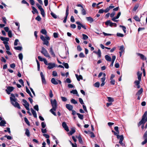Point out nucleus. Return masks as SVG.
Masks as SVG:
<instances>
[{
    "label": "nucleus",
    "instance_id": "obj_64",
    "mask_svg": "<svg viewBox=\"0 0 147 147\" xmlns=\"http://www.w3.org/2000/svg\"><path fill=\"white\" fill-rule=\"evenodd\" d=\"M119 50L123 52V51H124V46L123 45L121 46L119 49Z\"/></svg>",
    "mask_w": 147,
    "mask_h": 147
},
{
    "label": "nucleus",
    "instance_id": "obj_34",
    "mask_svg": "<svg viewBox=\"0 0 147 147\" xmlns=\"http://www.w3.org/2000/svg\"><path fill=\"white\" fill-rule=\"evenodd\" d=\"M14 49L16 50L21 51L22 50V47H14Z\"/></svg>",
    "mask_w": 147,
    "mask_h": 147
},
{
    "label": "nucleus",
    "instance_id": "obj_18",
    "mask_svg": "<svg viewBox=\"0 0 147 147\" xmlns=\"http://www.w3.org/2000/svg\"><path fill=\"white\" fill-rule=\"evenodd\" d=\"M32 8L33 10V11H32V13L34 14L35 13L38 14V12L37 9L34 7L32 6Z\"/></svg>",
    "mask_w": 147,
    "mask_h": 147
},
{
    "label": "nucleus",
    "instance_id": "obj_13",
    "mask_svg": "<svg viewBox=\"0 0 147 147\" xmlns=\"http://www.w3.org/2000/svg\"><path fill=\"white\" fill-rule=\"evenodd\" d=\"M62 126L64 129L67 131H69V129L68 127L67 126L66 123L63 122L62 123Z\"/></svg>",
    "mask_w": 147,
    "mask_h": 147
},
{
    "label": "nucleus",
    "instance_id": "obj_11",
    "mask_svg": "<svg viewBox=\"0 0 147 147\" xmlns=\"http://www.w3.org/2000/svg\"><path fill=\"white\" fill-rule=\"evenodd\" d=\"M14 89V88L13 87L8 86L6 89V91L7 94H10V92H11Z\"/></svg>",
    "mask_w": 147,
    "mask_h": 147
},
{
    "label": "nucleus",
    "instance_id": "obj_43",
    "mask_svg": "<svg viewBox=\"0 0 147 147\" xmlns=\"http://www.w3.org/2000/svg\"><path fill=\"white\" fill-rule=\"evenodd\" d=\"M94 86L95 87L98 88L100 86V83L98 82H97L94 84Z\"/></svg>",
    "mask_w": 147,
    "mask_h": 147
},
{
    "label": "nucleus",
    "instance_id": "obj_51",
    "mask_svg": "<svg viewBox=\"0 0 147 147\" xmlns=\"http://www.w3.org/2000/svg\"><path fill=\"white\" fill-rule=\"evenodd\" d=\"M8 32V36L9 37L11 38L12 37V34L11 31V30H9V31Z\"/></svg>",
    "mask_w": 147,
    "mask_h": 147
},
{
    "label": "nucleus",
    "instance_id": "obj_36",
    "mask_svg": "<svg viewBox=\"0 0 147 147\" xmlns=\"http://www.w3.org/2000/svg\"><path fill=\"white\" fill-rule=\"evenodd\" d=\"M78 140L79 142L80 143H83V141L82 139V138L79 135L78 137Z\"/></svg>",
    "mask_w": 147,
    "mask_h": 147
},
{
    "label": "nucleus",
    "instance_id": "obj_10",
    "mask_svg": "<svg viewBox=\"0 0 147 147\" xmlns=\"http://www.w3.org/2000/svg\"><path fill=\"white\" fill-rule=\"evenodd\" d=\"M38 58L40 61H43L44 63L46 65H48V63L46 59L42 58L40 56H38Z\"/></svg>",
    "mask_w": 147,
    "mask_h": 147
},
{
    "label": "nucleus",
    "instance_id": "obj_5",
    "mask_svg": "<svg viewBox=\"0 0 147 147\" xmlns=\"http://www.w3.org/2000/svg\"><path fill=\"white\" fill-rule=\"evenodd\" d=\"M41 53L43 54L44 56L49 58H50L51 57L48 53L46 49L44 47H42Z\"/></svg>",
    "mask_w": 147,
    "mask_h": 147
},
{
    "label": "nucleus",
    "instance_id": "obj_4",
    "mask_svg": "<svg viewBox=\"0 0 147 147\" xmlns=\"http://www.w3.org/2000/svg\"><path fill=\"white\" fill-rule=\"evenodd\" d=\"M112 131L114 133V135L117 136V139H120L119 142V143L122 146H125L124 144L122 142L123 140V135H121L120 136L118 134L119 133H118V132H115L114 131L112 130Z\"/></svg>",
    "mask_w": 147,
    "mask_h": 147
},
{
    "label": "nucleus",
    "instance_id": "obj_60",
    "mask_svg": "<svg viewBox=\"0 0 147 147\" xmlns=\"http://www.w3.org/2000/svg\"><path fill=\"white\" fill-rule=\"evenodd\" d=\"M41 126L42 128H44L46 126V125L45 122H42L41 123Z\"/></svg>",
    "mask_w": 147,
    "mask_h": 147
},
{
    "label": "nucleus",
    "instance_id": "obj_47",
    "mask_svg": "<svg viewBox=\"0 0 147 147\" xmlns=\"http://www.w3.org/2000/svg\"><path fill=\"white\" fill-rule=\"evenodd\" d=\"M107 98H108V101L109 102H113L114 101L113 99V98H111V97H108Z\"/></svg>",
    "mask_w": 147,
    "mask_h": 147
},
{
    "label": "nucleus",
    "instance_id": "obj_25",
    "mask_svg": "<svg viewBox=\"0 0 147 147\" xmlns=\"http://www.w3.org/2000/svg\"><path fill=\"white\" fill-rule=\"evenodd\" d=\"M26 92L30 95V96L32 98L33 96L31 94V93L30 90H29V89H28V88L26 86Z\"/></svg>",
    "mask_w": 147,
    "mask_h": 147
},
{
    "label": "nucleus",
    "instance_id": "obj_46",
    "mask_svg": "<svg viewBox=\"0 0 147 147\" xmlns=\"http://www.w3.org/2000/svg\"><path fill=\"white\" fill-rule=\"evenodd\" d=\"M66 68L68 69L69 68V65L67 63H64L63 64Z\"/></svg>",
    "mask_w": 147,
    "mask_h": 147
},
{
    "label": "nucleus",
    "instance_id": "obj_55",
    "mask_svg": "<svg viewBox=\"0 0 147 147\" xmlns=\"http://www.w3.org/2000/svg\"><path fill=\"white\" fill-rule=\"evenodd\" d=\"M79 56L80 58H83L85 57V55H84V53H81L79 55Z\"/></svg>",
    "mask_w": 147,
    "mask_h": 147
},
{
    "label": "nucleus",
    "instance_id": "obj_9",
    "mask_svg": "<svg viewBox=\"0 0 147 147\" xmlns=\"http://www.w3.org/2000/svg\"><path fill=\"white\" fill-rule=\"evenodd\" d=\"M1 40L3 41V43L5 45L8 43V41L9 40V38H8L1 37Z\"/></svg>",
    "mask_w": 147,
    "mask_h": 147
},
{
    "label": "nucleus",
    "instance_id": "obj_6",
    "mask_svg": "<svg viewBox=\"0 0 147 147\" xmlns=\"http://www.w3.org/2000/svg\"><path fill=\"white\" fill-rule=\"evenodd\" d=\"M51 102L52 106V108H53L54 111H55L57 107L56 100L55 99H54L53 100H51Z\"/></svg>",
    "mask_w": 147,
    "mask_h": 147
},
{
    "label": "nucleus",
    "instance_id": "obj_49",
    "mask_svg": "<svg viewBox=\"0 0 147 147\" xmlns=\"http://www.w3.org/2000/svg\"><path fill=\"white\" fill-rule=\"evenodd\" d=\"M134 19L136 21L139 22L140 21V20L139 18L137 16H135L134 18Z\"/></svg>",
    "mask_w": 147,
    "mask_h": 147
},
{
    "label": "nucleus",
    "instance_id": "obj_3",
    "mask_svg": "<svg viewBox=\"0 0 147 147\" xmlns=\"http://www.w3.org/2000/svg\"><path fill=\"white\" fill-rule=\"evenodd\" d=\"M40 39L43 42V45H45L48 46L49 45V41L50 40L49 37L46 36L45 37L43 36L42 35L40 37Z\"/></svg>",
    "mask_w": 147,
    "mask_h": 147
},
{
    "label": "nucleus",
    "instance_id": "obj_32",
    "mask_svg": "<svg viewBox=\"0 0 147 147\" xmlns=\"http://www.w3.org/2000/svg\"><path fill=\"white\" fill-rule=\"evenodd\" d=\"M40 32L42 34L45 35L46 36H47V32L46 30L45 29H42L41 30Z\"/></svg>",
    "mask_w": 147,
    "mask_h": 147
},
{
    "label": "nucleus",
    "instance_id": "obj_39",
    "mask_svg": "<svg viewBox=\"0 0 147 147\" xmlns=\"http://www.w3.org/2000/svg\"><path fill=\"white\" fill-rule=\"evenodd\" d=\"M83 36L82 39L84 40H85L87 39L88 38V37L85 34H82V35Z\"/></svg>",
    "mask_w": 147,
    "mask_h": 147
},
{
    "label": "nucleus",
    "instance_id": "obj_40",
    "mask_svg": "<svg viewBox=\"0 0 147 147\" xmlns=\"http://www.w3.org/2000/svg\"><path fill=\"white\" fill-rule=\"evenodd\" d=\"M143 89L141 88L140 89L138 92L137 94L138 95L141 94L143 92Z\"/></svg>",
    "mask_w": 147,
    "mask_h": 147
},
{
    "label": "nucleus",
    "instance_id": "obj_7",
    "mask_svg": "<svg viewBox=\"0 0 147 147\" xmlns=\"http://www.w3.org/2000/svg\"><path fill=\"white\" fill-rule=\"evenodd\" d=\"M36 5L38 7L39 9H40L41 11V14L43 17L45 16V12L44 9L42 8V6L40 5L39 4H36Z\"/></svg>",
    "mask_w": 147,
    "mask_h": 147
},
{
    "label": "nucleus",
    "instance_id": "obj_24",
    "mask_svg": "<svg viewBox=\"0 0 147 147\" xmlns=\"http://www.w3.org/2000/svg\"><path fill=\"white\" fill-rule=\"evenodd\" d=\"M105 58L106 60L108 61H111V58L108 55H106L105 56Z\"/></svg>",
    "mask_w": 147,
    "mask_h": 147
},
{
    "label": "nucleus",
    "instance_id": "obj_62",
    "mask_svg": "<svg viewBox=\"0 0 147 147\" xmlns=\"http://www.w3.org/2000/svg\"><path fill=\"white\" fill-rule=\"evenodd\" d=\"M7 44H5V47L6 49L7 50H10V48Z\"/></svg>",
    "mask_w": 147,
    "mask_h": 147
},
{
    "label": "nucleus",
    "instance_id": "obj_22",
    "mask_svg": "<svg viewBox=\"0 0 147 147\" xmlns=\"http://www.w3.org/2000/svg\"><path fill=\"white\" fill-rule=\"evenodd\" d=\"M51 81V83L55 85H57L58 84V82L55 80L54 78H52Z\"/></svg>",
    "mask_w": 147,
    "mask_h": 147
},
{
    "label": "nucleus",
    "instance_id": "obj_14",
    "mask_svg": "<svg viewBox=\"0 0 147 147\" xmlns=\"http://www.w3.org/2000/svg\"><path fill=\"white\" fill-rule=\"evenodd\" d=\"M41 77L42 79V81L43 83L44 84H46V81L44 77V76L42 72H41L40 73Z\"/></svg>",
    "mask_w": 147,
    "mask_h": 147
},
{
    "label": "nucleus",
    "instance_id": "obj_61",
    "mask_svg": "<svg viewBox=\"0 0 147 147\" xmlns=\"http://www.w3.org/2000/svg\"><path fill=\"white\" fill-rule=\"evenodd\" d=\"M2 21L5 24H6V19L5 17H3L2 18Z\"/></svg>",
    "mask_w": 147,
    "mask_h": 147
},
{
    "label": "nucleus",
    "instance_id": "obj_33",
    "mask_svg": "<svg viewBox=\"0 0 147 147\" xmlns=\"http://www.w3.org/2000/svg\"><path fill=\"white\" fill-rule=\"evenodd\" d=\"M77 115H78V117L80 119H83L84 115H83L79 113H77Z\"/></svg>",
    "mask_w": 147,
    "mask_h": 147
},
{
    "label": "nucleus",
    "instance_id": "obj_30",
    "mask_svg": "<svg viewBox=\"0 0 147 147\" xmlns=\"http://www.w3.org/2000/svg\"><path fill=\"white\" fill-rule=\"evenodd\" d=\"M76 23L78 24V25H80L84 29H86V27L84 25H82V24L80 22H78H78H76Z\"/></svg>",
    "mask_w": 147,
    "mask_h": 147
},
{
    "label": "nucleus",
    "instance_id": "obj_44",
    "mask_svg": "<svg viewBox=\"0 0 147 147\" xmlns=\"http://www.w3.org/2000/svg\"><path fill=\"white\" fill-rule=\"evenodd\" d=\"M18 57L19 59L22 60L23 57L22 54V53H20L18 55Z\"/></svg>",
    "mask_w": 147,
    "mask_h": 147
},
{
    "label": "nucleus",
    "instance_id": "obj_45",
    "mask_svg": "<svg viewBox=\"0 0 147 147\" xmlns=\"http://www.w3.org/2000/svg\"><path fill=\"white\" fill-rule=\"evenodd\" d=\"M75 132V130L74 128L71 129V131H70L69 133L71 135H72Z\"/></svg>",
    "mask_w": 147,
    "mask_h": 147
},
{
    "label": "nucleus",
    "instance_id": "obj_58",
    "mask_svg": "<svg viewBox=\"0 0 147 147\" xmlns=\"http://www.w3.org/2000/svg\"><path fill=\"white\" fill-rule=\"evenodd\" d=\"M77 49L78 51H80L82 50V48L80 45H78L77 47Z\"/></svg>",
    "mask_w": 147,
    "mask_h": 147
},
{
    "label": "nucleus",
    "instance_id": "obj_1",
    "mask_svg": "<svg viewBox=\"0 0 147 147\" xmlns=\"http://www.w3.org/2000/svg\"><path fill=\"white\" fill-rule=\"evenodd\" d=\"M11 96L12 97H10V99L11 104L16 107L19 109H20L21 108L19 104L16 102L17 99L15 98L14 94H11Z\"/></svg>",
    "mask_w": 147,
    "mask_h": 147
},
{
    "label": "nucleus",
    "instance_id": "obj_23",
    "mask_svg": "<svg viewBox=\"0 0 147 147\" xmlns=\"http://www.w3.org/2000/svg\"><path fill=\"white\" fill-rule=\"evenodd\" d=\"M116 59V57L114 55L112 56V60H111V65H110V66L111 67H112L113 66V64L114 62V61Z\"/></svg>",
    "mask_w": 147,
    "mask_h": 147
},
{
    "label": "nucleus",
    "instance_id": "obj_37",
    "mask_svg": "<svg viewBox=\"0 0 147 147\" xmlns=\"http://www.w3.org/2000/svg\"><path fill=\"white\" fill-rule=\"evenodd\" d=\"M119 27L121 28H122V29L123 30V31H124V32L125 33L126 32V27L124 26H121V25H120L119 26Z\"/></svg>",
    "mask_w": 147,
    "mask_h": 147
},
{
    "label": "nucleus",
    "instance_id": "obj_26",
    "mask_svg": "<svg viewBox=\"0 0 147 147\" xmlns=\"http://www.w3.org/2000/svg\"><path fill=\"white\" fill-rule=\"evenodd\" d=\"M94 53H95L96 54H97L98 55V57H101V52L100 50V49H98V51L97 52L95 51H94L93 52Z\"/></svg>",
    "mask_w": 147,
    "mask_h": 147
},
{
    "label": "nucleus",
    "instance_id": "obj_8",
    "mask_svg": "<svg viewBox=\"0 0 147 147\" xmlns=\"http://www.w3.org/2000/svg\"><path fill=\"white\" fill-rule=\"evenodd\" d=\"M22 102L24 103V106L25 107L26 109L28 111H29V105L27 101L25 99H23Z\"/></svg>",
    "mask_w": 147,
    "mask_h": 147
},
{
    "label": "nucleus",
    "instance_id": "obj_16",
    "mask_svg": "<svg viewBox=\"0 0 147 147\" xmlns=\"http://www.w3.org/2000/svg\"><path fill=\"white\" fill-rule=\"evenodd\" d=\"M30 110L34 117L35 118H36L37 116L36 111L32 108H31Z\"/></svg>",
    "mask_w": 147,
    "mask_h": 147
},
{
    "label": "nucleus",
    "instance_id": "obj_54",
    "mask_svg": "<svg viewBox=\"0 0 147 147\" xmlns=\"http://www.w3.org/2000/svg\"><path fill=\"white\" fill-rule=\"evenodd\" d=\"M35 19L38 21H40L41 20V18L39 16H38Z\"/></svg>",
    "mask_w": 147,
    "mask_h": 147
},
{
    "label": "nucleus",
    "instance_id": "obj_2",
    "mask_svg": "<svg viewBox=\"0 0 147 147\" xmlns=\"http://www.w3.org/2000/svg\"><path fill=\"white\" fill-rule=\"evenodd\" d=\"M147 111H146L144 113L142 116L141 120L139 123L138 125L140 126L142 124H144L147 121Z\"/></svg>",
    "mask_w": 147,
    "mask_h": 147
},
{
    "label": "nucleus",
    "instance_id": "obj_56",
    "mask_svg": "<svg viewBox=\"0 0 147 147\" xmlns=\"http://www.w3.org/2000/svg\"><path fill=\"white\" fill-rule=\"evenodd\" d=\"M144 140L142 142V144L144 145L147 143V139H144Z\"/></svg>",
    "mask_w": 147,
    "mask_h": 147
},
{
    "label": "nucleus",
    "instance_id": "obj_21",
    "mask_svg": "<svg viewBox=\"0 0 147 147\" xmlns=\"http://www.w3.org/2000/svg\"><path fill=\"white\" fill-rule=\"evenodd\" d=\"M5 124L6 121L5 120H2V119L1 117V126H4Z\"/></svg>",
    "mask_w": 147,
    "mask_h": 147
},
{
    "label": "nucleus",
    "instance_id": "obj_59",
    "mask_svg": "<svg viewBox=\"0 0 147 147\" xmlns=\"http://www.w3.org/2000/svg\"><path fill=\"white\" fill-rule=\"evenodd\" d=\"M29 1L30 4L32 5H33L34 4L35 2L34 0H29Z\"/></svg>",
    "mask_w": 147,
    "mask_h": 147
},
{
    "label": "nucleus",
    "instance_id": "obj_17",
    "mask_svg": "<svg viewBox=\"0 0 147 147\" xmlns=\"http://www.w3.org/2000/svg\"><path fill=\"white\" fill-rule=\"evenodd\" d=\"M137 74L138 75V79L139 80L141 81V76H142V73H140V71H138L137 73Z\"/></svg>",
    "mask_w": 147,
    "mask_h": 147
},
{
    "label": "nucleus",
    "instance_id": "obj_63",
    "mask_svg": "<svg viewBox=\"0 0 147 147\" xmlns=\"http://www.w3.org/2000/svg\"><path fill=\"white\" fill-rule=\"evenodd\" d=\"M52 75L54 76H57V73L56 71H53V72Z\"/></svg>",
    "mask_w": 147,
    "mask_h": 147
},
{
    "label": "nucleus",
    "instance_id": "obj_35",
    "mask_svg": "<svg viewBox=\"0 0 147 147\" xmlns=\"http://www.w3.org/2000/svg\"><path fill=\"white\" fill-rule=\"evenodd\" d=\"M53 111H54V109L53 108H52L50 110V112L53 114L54 115L56 116L57 115L56 113L55 112H54Z\"/></svg>",
    "mask_w": 147,
    "mask_h": 147
},
{
    "label": "nucleus",
    "instance_id": "obj_53",
    "mask_svg": "<svg viewBox=\"0 0 147 147\" xmlns=\"http://www.w3.org/2000/svg\"><path fill=\"white\" fill-rule=\"evenodd\" d=\"M117 35L118 36L123 37L124 36V35L121 33H117Z\"/></svg>",
    "mask_w": 147,
    "mask_h": 147
},
{
    "label": "nucleus",
    "instance_id": "obj_50",
    "mask_svg": "<svg viewBox=\"0 0 147 147\" xmlns=\"http://www.w3.org/2000/svg\"><path fill=\"white\" fill-rule=\"evenodd\" d=\"M138 7H139V5L138 4L136 5L134 7V8L133 9V10L134 11H136L138 9Z\"/></svg>",
    "mask_w": 147,
    "mask_h": 147
},
{
    "label": "nucleus",
    "instance_id": "obj_41",
    "mask_svg": "<svg viewBox=\"0 0 147 147\" xmlns=\"http://www.w3.org/2000/svg\"><path fill=\"white\" fill-rule=\"evenodd\" d=\"M51 14L54 18L56 19L57 18V16L53 13L51 12Z\"/></svg>",
    "mask_w": 147,
    "mask_h": 147
},
{
    "label": "nucleus",
    "instance_id": "obj_27",
    "mask_svg": "<svg viewBox=\"0 0 147 147\" xmlns=\"http://www.w3.org/2000/svg\"><path fill=\"white\" fill-rule=\"evenodd\" d=\"M86 19L90 23H92L94 21L93 18L90 17H86Z\"/></svg>",
    "mask_w": 147,
    "mask_h": 147
},
{
    "label": "nucleus",
    "instance_id": "obj_28",
    "mask_svg": "<svg viewBox=\"0 0 147 147\" xmlns=\"http://www.w3.org/2000/svg\"><path fill=\"white\" fill-rule=\"evenodd\" d=\"M76 78L78 81H80V80H82L83 79L81 75L78 76L77 74H76Z\"/></svg>",
    "mask_w": 147,
    "mask_h": 147
},
{
    "label": "nucleus",
    "instance_id": "obj_42",
    "mask_svg": "<svg viewBox=\"0 0 147 147\" xmlns=\"http://www.w3.org/2000/svg\"><path fill=\"white\" fill-rule=\"evenodd\" d=\"M71 102L74 104H76L78 103V102L76 101L75 99H72L71 100Z\"/></svg>",
    "mask_w": 147,
    "mask_h": 147
},
{
    "label": "nucleus",
    "instance_id": "obj_57",
    "mask_svg": "<svg viewBox=\"0 0 147 147\" xmlns=\"http://www.w3.org/2000/svg\"><path fill=\"white\" fill-rule=\"evenodd\" d=\"M4 137L5 138H7V139L8 140H11L12 139V138L11 136H7V135H5L4 136Z\"/></svg>",
    "mask_w": 147,
    "mask_h": 147
},
{
    "label": "nucleus",
    "instance_id": "obj_15",
    "mask_svg": "<svg viewBox=\"0 0 147 147\" xmlns=\"http://www.w3.org/2000/svg\"><path fill=\"white\" fill-rule=\"evenodd\" d=\"M66 107L69 111L72 110L73 108V106L69 104H66Z\"/></svg>",
    "mask_w": 147,
    "mask_h": 147
},
{
    "label": "nucleus",
    "instance_id": "obj_19",
    "mask_svg": "<svg viewBox=\"0 0 147 147\" xmlns=\"http://www.w3.org/2000/svg\"><path fill=\"white\" fill-rule=\"evenodd\" d=\"M49 52L51 54L52 56L53 57H55V55L53 52V50L52 48L51 47L50 48V50L49 51Z\"/></svg>",
    "mask_w": 147,
    "mask_h": 147
},
{
    "label": "nucleus",
    "instance_id": "obj_31",
    "mask_svg": "<svg viewBox=\"0 0 147 147\" xmlns=\"http://www.w3.org/2000/svg\"><path fill=\"white\" fill-rule=\"evenodd\" d=\"M70 92L71 93H73L74 94H76L77 96H79L78 94V92L76 90H72Z\"/></svg>",
    "mask_w": 147,
    "mask_h": 147
},
{
    "label": "nucleus",
    "instance_id": "obj_12",
    "mask_svg": "<svg viewBox=\"0 0 147 147\" xmlns=\"http://www.w3.org/2000/svg\"><path fill=\"white\" fill-rule=\"evenodd\" d=\"M48 66L47 67V68L49 69H50L55 67V64L54 63H48Z\"/></svg>",
    "mask_w": 147,
    "mask_h": 147
},
{
    "label": "nucleus",
    "instance_id": "obj_52",
    "mask_svg": "<svg viewBox=\"0 0 147 147\" xmlns=\"http://www.w3.org/2000/svg\"><path fill=\"white\" fill-rule=\"evenodd\" d=\"M143 138L144 139H147V130L143 136Z\"/></svg>",
    "mask_w": 147,
    "mask_h": 147
},
{
    "label": "nucleus",
    "instance_id": "obj_38",
    "mask_svg": "<svg viewBox=\"0 0 147 147\" xmlns=\"http://www.w3.org/2000/svg\"><path fill=\"white\" fill-rule=\"evenodd\" d=\"M24 120L26 123L28 125L30 126V124L29 123V122L28 121V119L26 117H24Z\"/></svg>",
    "mask_w": 147,
    "mask_h": 147
},
{
    "label": "nucleus",
    "instance_id": "obj_48",
    "mask_svg": "<svg viewBox=\"0 0 147 147\" xmlns=\"http://www.w3.org/2000/svg\"><path fill=\"white\" fill-rule=\"evenodd\" d=\"M82 14L84 15H85L86 14V11L83 7L82 9Z\"/></svg>",
    "mask_w": 147,
    "mask_h": 147
},
{
    "label": "nucleus",
    "instance_id": "obj_29",
    "mask_svg": "<svg viewBox=\"0 0 147 147\" xmlns=\"http://www.w3.org/2000/svg\"><path fill=\"white\" fill-rule=\"evenodd\" d=\"M25 134L27 135L28 137H29L30 136V132L28 128H26L25 129Z\"/></svg>",
    "mask_w": 147,
    "mask_h": 147
},
{
    "label": "nucleus",
    "instance_id": "obj_20",
    "mask_svg": "<svg viewBox=\"0 0 147 147\" xmlns=\"http://www.w3.org/2000/svg\"><path fill=\"white\" fill-rule=\"evenodd\" d=\"M138 55L140 57L141 59L142 60H146V58L143 54L139 53Z\"/></svg>",
    "mask_w": 147,
    "mask_h": 147
}]
</instances>
